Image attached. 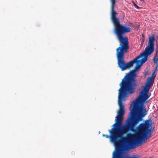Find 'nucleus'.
I'll return each mask as SVG.
<instances>
[{"mask_svg":"<svg viewBox=\"0 0 158 158\" xmlns=\"http://www.w3.org/2000/svg\"><path fill=\"white\" fill-rule=\"evenodd\" d=\"M130 31V28L122 25L114 29V33L120 43L119 47L116 49L117 63L122 71L132 67L135 63L139 62L138 59L141 57H145L142 62L143 63H144L147 60V56L152 54L154 51L155 36L153 34L149 37L148 44L145 48L144 52L142 53L132 61L126 63L124 60L125 54L128 52L129 46L128 38L127 37L125 36L124 35Z\"/></svg>","mask_w":158,"mask_h":158,"instance_id":"nucleus-1","label":"nucleus"},{"mask_svg":"<svg viewBox=\"0 0 158 158\" xmlns=\"http://www.w3.org/2000/svg\"><path fill=\"white\" fill-rule=\"evenodd\" d=\"M119 85L120 88L119 89L118 96L119 109L116 117L115 121L116 123L113 125V126L118 127L122 124L125 113L124 106L123 103V101L129 94H132L135 92L136 84L132 79L128 77L122 80Z\"/></svg>","mask_w":158,"mask_h":158,"instance_id":"nucleus-2","label":"nucleus"},{"mask_svg":"<svg viewBox=\"0 0 158 158\" xmlns=\"http://www.w3.org/2000/svg\"><path fill=\"white\" fill-rule=\"evenodd\" d=\"M153 84L151 83L150 80H146L145 85L143 86V91H141L140 94L136 99L133 102L130 107L133 106L132 109L130 112V116L139 123L141 121L142 118L147 114L145 106L144 103L146 102L149 96L148 93L151 87L152 86Z\"/></svg>","mask_w":158,"mask_h":158,"instance_id":"nucleus-3","label":"nucleus"},{"mask_svg":"<svg viewBox=\"0 0 158 158\" xmlns=\"http://www.w3.org/2000/svg\"><path fill=\"white\" fill-rule=\"evenodd\" d=\"M111 6V19L114 26V29H116L122 25L120 23L119 18L116 17L118 13L115 11L114 8L116 0H110Z\"/></svg>","mask_w":158,"mask_h":158,"instance_id":"nucleus-4","label":"nucleus"},{"mask_svg":"<svg viewBox=\"0 0 158 158\" xmlns=\"http://www.w3.org/2000/svg\"><path fill=\"white\" fill-rule=\"evenodd\" d=\"M139 59H138V60L139 61V62L137 63H136V65L135 67V69L127 73L126 75L124 77V78L122 79V80H123L124 78L126 79L128 77L132 79L134 81H135L136 84V86L135 87V89L136 87L137 86V83L135 79L136 77H137V74L136 73V71L139 69L141 66V64H139V63H140L141 62V60H139Z\"/></svg>","mask_w":158,"mask_h":158,"instance_id":"nucleus-5","label":"nucleus"},{"mask_svg":"<svg viewBox=\"0 0 158 158\" xmlns=\"http://www.w3.org/2000/svg\"><path fill=\"white\" fill-rule=\"evenodd\" d=\"M153 60L154 62L156 64V67L155 68V70L154 72L157 71V69L158 68V46L156 48V53L153 57Z\"/></svg>","mask_w":158,"mask_h":158,"instance_id":"nucleus-6","label":"nucleus"},{"mask_svg":"<svg viewBox=\"0 0 158 158\" xmlns=\"http://www.w3.org/2000/svg\"><path fill=\"white\" fill-rule=\"evenodd\" d=\"M155 72H154L152 73V76L149 77L147 78V80H150L151 81V83H154V81L155 78L156 76V75L155 74Z\"/></svg>","mask_w":158,"mask_h":158,"instance_id":"nucleus-7","label":"nucleus"},{"mask_svg":"<svg viewBox=\"0 0 158 158\" xmlns=\"http://www.w3.org/2000/svg\"><path fill=\"white\" fill-rule=\"evenodd\" d=\"M134 5L135 7L136 8H137V9H139V7L137 5L135 4H134Z\"/></svg>","mask_w":158,"mask_h":158,"instance_id":"nucleus-8","label":"nucleus"},{"mask_svg":"<svg viewBox=\"0 0 158 158\" xmlns=\"http://www.w3.org/2000/svg\"><path fill=\"white\" fill-rule=\"evenodd\" d=\"M142 36H143V42L144 41V36H143V34L142 35Z\"/></svg>","mask_w":158,"mask_h":158,"instance_id":"nucleus-9","label":"nucleus"},{"mask_svg":"<svg viewBox=\"0 0 158 158\" xmlns=\"http://www.w3.org/2000/svg\"><path fill=\"white\" fill-rule=\"evenodd\" d=\"M141 1H144V0H141Z\"/></svg>","mask_w":158,"mask_h":158,"instance_id":"nucleus-10","label":"nucleus"}]
</instances>
